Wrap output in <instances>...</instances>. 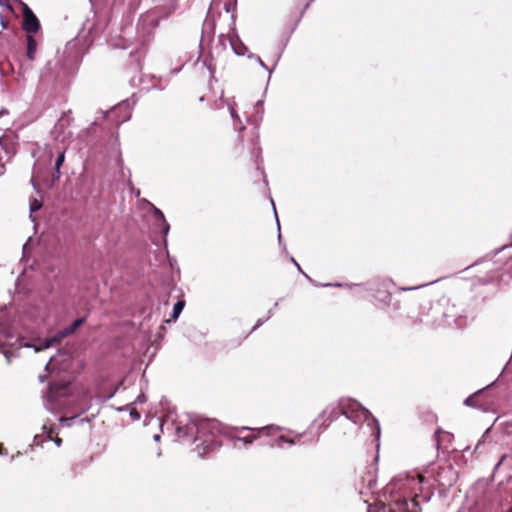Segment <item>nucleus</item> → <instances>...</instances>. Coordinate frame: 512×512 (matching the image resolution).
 I'll list each match as a JSON object with an SVG mask.
<instances>
[{"label": "nucleus", "instance_id": "1", "mask_svg": "<svg viewBox=\"0 0 512 512\" xmlns=\"http://www.w3.org/2000/svg\"><path fill=\"white\" fill-rule=\"evenodd\" d=\"M381 494L387 502L379 501L374 506L368 504V512H421V504L430 501L434 493L423 476L413 473L397 475ZM459 512H512V506L505 510L483 497L473 505L463 506Z\"/></svg>", "mask_w": 512, "mask_h": 512}, {"label": "nucleus", "instance_id": "2", "mask_svg": "<svg viewBox=\"0 0 512 512\" xmlns=\"http://www.w3.org/2000/svg\"><path fill=\"white\" fill-rule=\"evenodd\" d=\"M340 415H344L354 424H362L367 422V426L371 429V435L376 442L377 450L380 447L381 428L379 421L371 414V412L353 399H342L337 406H328L319 419L314 421L310 430L303 433H295L288 430L291 436L277 435L268 444L272 447L282 448L283 444L290 446L297 443L312 444L316 443L319 435L324 432L329 425L335 421Z\"/></svg>", "mask_w": 512, "mask_h": 512}, {"label": "nucleus", "instance_id": "3", "mask_svg": "<svg viewBox=\"0 0 512 512\" xmlns=\"http://www.w3.org/2000/svg\"><path fill=\"white\" fill-rule=\"evenodd\" d=\"M176 435L183 441L195 443L200 458L208 457L222 445L219 422L198 415L187 414L185 422L180 420L176 425Z\"/></svg>", "mask_w": 512, "mask_h": 512}, {"label": "nucleus", "instance_id": "4", "mask_svg": "<svg viewBox=\"0 0 512 512\" xmlns=\"http://www.w3.org/2000/svg\"><path fill=\"white\" fill-rule=\"evenodd\" d=\"M136 100L134 95L131 98H127L110 110L101 111V116L97 117L93 122L94 125L98 124L100 120H107L114 124L118 128L122 123L128 121L132 115V108L135 105Z\"/></svg>", "mask_w": 512, "mask_h": 512}, {"label": "nucleus", "instance_id": "5", "mask_svg": "<svg viewBox=\"0 0 512 512\" xmlns=\"http://www.w3.org/2000/svg\"><path fill=\"white\" fill-rule=\"evenodd\" d=\"M71 71L60 60L48 61L43 68L40 80L42 84H51L54 88H62L67 84Z\"/></svg>", "mask_w": 512, "mask_h": 512}, {"label": "nucleus", "instance_id": "6", "mask_svg": "<svg viewBox=\"0 0 512 512\" xmlns=\"http://www.w3.org/2000/svg\"><path fill=\"white\" fill-rule=\"evenodd\" d=\"M372 285L371 290L374 291L373 296L382 307H392L393 311L400 308V302L393 300L392 289H394V284L391 280L377 281Z\"/></svg>", "mask_w": 512, "mask_h": 512}, {"label": "nucleus", "instance_id": "7", "mask_svg": "<svg viewBox=\"0 0 512 512\" xmlns=\"http://www.w3.org/2000/svg\"><path fill=\"white\" fill-rule=\"evenodd\" d=\"M430 310L433 314H441V317H435L434 326H452L457 324L459 317L454 305H450L448 300H440L431 305Z\"/></svg>", "mask_w": 512, "mask_h": 512}, {"label": "nucleus", "instance_id": "8", "mask_svg": "<svg viewBox=\"0 0 512 512\" xmlns=\"http://www.w3.org/2000/svg\"><path fill=\"white\" fill-rule=\"evenodd\" d=\"M108 22L109 19L106 11H92V17H88L83 24V29L88 33V41L93 43L102 36Z\"/></svg>", "mask_w": 512, "mask_h": 512}, {"label": "nucleus", "instance_id": "9", "mask_svg": "<svg viewBox=\"0 0 512 512\" xmlns=\"http://www.w3.org/2000/svg\"><path fill=\"white\" fill-rule=\"evenodd\" d=\"M282 428L279 426L268 425L262 428H249L246 426H242L236 428L237 432L248 431L249 434L246 436H235L232 439L234 440V447H237V442H242L245 446L252 444L256 439H258L262 434L267 437H274L276 433L281 431Z\"/></svg>", "mask_w": 512, "mask_h": 512}, {"label": "nucleus", "instance_id": "10", "mask_svg": "<svg viewBox=\"0 0 512 512\" xmlns=\"http://www.w3.org/2000/svg\"><path fill=\"white\" fill-rule=\"evenodd\" d=\"M21 10H22V23L21 27L27 35L36 34L40 28L41 24L38 17L35 15L33 10L23 1L19 0Z\"/></svg>", "mask_w": 512, "mask_h": 512}, {"label": "nucleus", "instance_id": "11", "mask_svg": "<svg viewBox=\"0 0 512 512\" xmlns=\"http://www.w3.org/2000/svg\"><path fill=\"white\" fill-rule=\"evenodd\" d=\"M493 385H487L486 387L476 391L474 394L468 396L464 400V404L469 407L478 408L480 410H487L489 402L482 400V396L485 394V392Z\"/></svg>", "mask_w": 512, "mask_h": 512}, {"label": "nucleus", "instance_id": "12", "mask_svg": "<svg viewBox=\"0 0 512 512\" xmlns=\"http://www.w3.org/2000/svg\"><path fill=\"white\" fill-rule=\"evenodd\" d=\"M149 204L151 206V212L154 218L156 219V221H158L157 225L159 226L160 231L163 235L164 244L167 245V236L170 231V224L167 222L164 213L159 208H157L152 203Z\"/></svg>", "mask_w": 512, "mask_h": 512}, {"label": "nucleus", "instance_id": "13", "mask_svg": "<svg viewBox=\"0 0 512 512\" xmlns=\"http://www.w3.org/2000/svg\"><path fill=\"white\" fill-rule=\"evenodd\" d=\"M65 149H58L57 155L54 163V169L51 173V178L48 180V186L53 187L54 184L60 179L61 177V167L65 161Z\"/></svg>", "mask_w": 512, "mask_h": 512}, {"label": "nucleus", "instance_id": "14", "mask_svg": "<svg viewBox=\"0 0 512 512\" xmlns=\"http://www.w3.org/2000/svg\"><path fill=\"white\" fill-rule=\"evenodd\" d=\"M86 321V317H80L72 321L68 326L65 328L59 330L56 335L60 341L64 339L65 337H68L72 334H74L78 328H80Z\"/></svg>", "mask_w": 512, "mask_h": 512}, {"label": "nucleus", "instance_id": "15", "mask_svg": "<svg viewBox=\"0 0 512 512\" xmlns=\"http://www.w3.org/2000/svg\"><path fill=\"white\" fill-rule=\"evenodd\" d=\"M73 118L71 116V111L63 112L61 117L56 122L52 134L55 135V139H57L64 130L71 124Z\"/></svg>", "mask_w": 512, "mask_h": 512}, {"label": "nucleus", "instance_id": "16", "mask_svg": "<svg viewBox=\"0 0 512 512\" xmlns=\"http://www.w3.org/2000/svg\"><path fill=\"white\" fill-rule=\"evenodd\" d=\"M376 470L377 469L374 466L369 467V469L362 476L361 480L363 487L372 493L374 492L377 484Z\"/></svg>", "mask_w": 512, "mask_h": 512}, {"label": "nucleus", "instance_id": "17", "mask_svg": "<svg viewBox=\"0 0 512 512\" xmlns=\"http://www.w3.org/2000/svg\"><path fill=\"white\" fill-rule=\"evenodd\" d=\"M66 389V384H62L59 382H50L48 385V400L51 402H55L57 398L65 392Z\"/></svg>", "mask_w": 512, "mask_h": 512}, {"label": "nucleus", "instance_id": "18", "mask_svg": "<svg viewBox=\"0 0 512 512\" xmlns=\"http://www.w3.org/2000/svg\"><path fill=\"white\" fill-rule=\"evenodd\" d=\"M61 342L57 335L55 334L52 337H47L44 339H39L36 343L32 345H27V347L33 348L36 352L48 349L52 347L54 344Z\"/></svg>", "mask_w": 512, "mask_h": 512}, {"label": "nucleus", "instance_id": "19", "mask_svg": "<svg viewBox=\"0 0 512 512\" xmlns=\"http://www.w3.org/2000/svg\"><path fill=\"white\" fill-rule=\"evenodd\" d=\"M38 42L33 35L26 36V52L25 55L29 61H34L36 58V51Z\"/></svg>", "mask_w": 512, "mask_h": 512}, {"label": "nucleus", "instance_id": "20", "mask_svg": "<svg viewBox=\"0 0 512 512\" xmlns=\"http://www.w3.org/2000/svg\"><path fill=\"white\" fill-rule=\"evenodd\" d=\"M14 140L15 136L10 134H2L0 136V146L8 155L15 153Z\"/></svg>", "mask_w": 512, "mask_h": 512}, {"label": "nucleus", "instance_id": "21", "mask_svg": "<svg viewBox=\"0 0 512 512\" xmlns=\"http://www.w3.org/2000/svg\"><path fill=\"white\" fill-rule=\"evenodd\" d=\"M268 319H261L259 318L257 321H256V324L254 325V327L252 328V330L247 334L245 335L243 338H237V339H232V340H229L226 344H225V347L229 348V349H233V348H236L238 346L241 345L242 341L244 339H246L248 337L249 334H251L252 332H254L256 329H258L260 326H262Z\"/></svg>", "mask_w": 512, "mask_h": 512}, {"label": "nucleus", "instance_id": "22", "mask_svg": "<svg viewBox=\"0 0 512 512\" xmlns=\"http://www.w3.org/2000/svg\"><path fill=\"white\" fill-rule=\"evenodd\" d=\"M233 34L237 38L238 43H235L232 38H229L228 40L230 42V45H231V48H232L234 54H236L237 56L247 55L249 53L247 46L239 40V38L236 34V31L233 32Z\"/></svg>", "mask_w": 512, "mask_h": 512}, {"label": "nucleus", "instance_id": "23", "mask_svg": "<svg viewBox=\"0 0 512 512\" xmlns=\"http://www.w3.org/2000/svg\"><path fill=\"white\" fill-rule=\"evenodd\" d=\"M247 57L249 59H253L256 61V63H258L264 70L268 71L269 72V75H271L273 69L276 67L280 57H281V53L276 57L275 61H274V64H273V67L272 68H269L265 63L264 61L260 58V56H258L257 54H254V53H248L247 54Z\"/></svg>", "mask_w": 512, "mask_h": 512}, {"label": "nucleus", "instance_id": "24", "mask_svg": "<svg viewBox=\"0 0 512 512\" xmlns=\"http://www.w3.org/2000/svg\"><path fill=\"white\" fill-rule=\"evenodd\" d=\"M185 304H186V302H185L184 298L178 299V301L174 304L173 310L171 313L172 321L175 322L179 318V316L181 315L182 311L185 308Z\"/></svg>", "mask_w": 512, "mask_h": 512}, {"label": "nucleus", "instance_id": "25", "mask_svg": "<svg viewBox=\"0 0 512 512\" xmlns=\"http://www.w3.org/2000/svg\"><path fill=\"white\" fill-rule=\"evenodd\" d=\"M117 410L120 411V412H122V411H129L131 419L133 421H138L141 418L140 413L134 408V405L131 404V403L127 404V405H125L123 407H120Z\"/></svg>", "mask_w": 512, "mask_h": 512}, {"label": "nucleus", "instance_id": "26", "mask_svg": "<svg viewBox=\"0 0 512 512\" xmlns=\"http://www.w3.org/2000/svg\"><path fill=\"white\" fill-rule=\"evenodd\" d=\"M43 204L40 200L36 198H32L30 200V219L35 222L36 218L33 216V213L40 210L42 208Z\"/></svg>", "mask_w": 512, "mask_h": 512}, {"label": "nucleus", "instance_id": "27", "mask_svg": "<svg viewBox=\"0 0 512 512\" xmlns=\"http://www.w3.org/2000/svg\"><path fill=\"white\" fill-rule=\"evenodd\" d=\"M224 9L227 13L231 12V24H232V27H231V30L232 32H235V15H234V11L236 10V2L235 3H228L226 2L224 4Z\"/></svg>", "mask_w": 512, "mask_h": 512}, {"label": "nucleus", "instance_id": "28", "mask_svg": "<svg viewBox=\"0 0 512 512\" xmlns=\"http://www.w3.org/2000/svg\"><path fill=\"white\" fill-rule=\"evenodd\" d=\"M7 306L6 305H3L1 306L0 305V329L4 330L8 325V320H6V315H7Z\"/></svg>", "mask_w": 512, "mask_h": 512}, {"label": "nucleus", "instance_id": "29", "mask_svg": "<svg viewBox=\"0 0 512 512\" xmlns=\"http://www.w3.org/2000/svg\"><path fill=\"white\" fill-rule=\"evenodd\" d=\"M271 203H272L273 212H274V216H275L276 223H277L278 241H279V244L283 247V250L286 251V245L284 243H282V236H281V232H280V222H279L277 211H276V208H275V204H274V201H273L272 198H271Z\"/></svg>", "mask_w": 512, "mask_h": 512}, {"label": "nucleus", "instance_id": "30", "mask_svg": "<svg viewBox=\"0 0 512 512\" xmlns=\"http://www.w3.org/2000/svg\"><path fill=\"white\" fill-rule=\"evenodd\" d=\"M204 65L207 68V70L210 72V77L212 80H215V65L213 63L212 58L211 59H205Z\"/></svg>", "mask_w": 512, "mask_h": 512}, {"label": "nucleus", "instance_id": "31", "mask_svg": "<svg viewBox=\"0 0 512 512\" xmlns=\"http://www.w3.org/2000/svg\"><path fill=\"white\" fill-rule=\"evenodd\" d=\"M111 45L114 48H121V49H127L130 46L129 42L126 41L125 39L116 40V41L112 42Z\"/></svg>", "mask_w": 512, "mask_h": 512}, {"label": "nucleus", "instance_id": "32", "mask_svg": "<svg viewBox=\"0 0 512 512\" xmlns=\"http://www.w3.org/2000/svg\"><path fill=\"white\" fill-rule=\"evenodd\" d=\"M130 56L132 58H135V61H136V63L133 64V67L135 69H140L141 68V66H140V56H141V54H140V52L136 49V50L130 52Z\"/></svg>", "mask_w": 512, "mask_h": 512}, {"label": "nucleus", "instance_id": "33", "mask_svg": "<svg viewBox=\"0 0 512 512\" xmlns=\"http://www.w3.org/2000/svg\"><path fill=\"white\" fill-rule=\"evenodd\" d=\"M35 177H40V169H39L37 163L34 164V172H33V177L31 179V184H32V186L34 187V189L36 191H39L37 186H36V183H35Z\"/></svg>", "mask_w": 512, "mask_h": 512}, {"label": "nucleus", "instance_id": "34", "mask_svg": "<svg viewBox=\"0 0 512 512\" xmlns=\"http://www.w3.org/2000/svg\"><path fill=\"white\" fill-rule=\"evenodd\" d=\"M214 22L212 21H208L207 19L205 20L204 24H203V31L202 33H205L206 31H209L211 33H214Z\"/></svg>", "mask_w": 512, "mask_h": 512}, {"label": "nucleus", "instance_id": "35", "mask_svg": "<svg viewBox=\"0 0 512 512\" xmlns=\"http://www.w3.org/2000/svg\"><path fill=\"white\" fill-rule=\"evenodd\" d=\"M61 354V351L59 350L56 355H53L50 357L49 361L45 365V371L51 372V365L56 362L57 356Z\"/></svg>", "mask_w": 512, "mask_h": 512}, {"label": "nucleus", "instance_id": "36", "mask_svg": "<svg viewBox=\"0 0 512 512\" xmlns=\"http://www.w3.org/2000/svg\"><path fill=\"white\" fill-rule=\"evenodd\" d=\"M289 259L294 264V266L297 267L298 271L302 273L308 280L311 281V278L301 269L299 263L295 260V258L293 256H290Z\"/></svg>", "mask_w": 512, "mask_h": 512}, {"label": "nucleus", "instance_id": "37", "mask_svg": "<svg viewBox=\"0 0 512 512\" xmlns=\"http://www.w3.org/2000/svg\"><path fill=\"white\" fill-rule=\"evenodd\" d=\"M76 419H77V416L75 415V416H72V417H61L60 421L62 423H65L67 426H71Z\"/></svg>", "mask_w": 512, "mask_h": 512}, {"label": "nucleus", "instance_id": "38", "mask_svg": "<svg viewBox=\"0 0 512 512\" xmlns=\"http://www.w3.org/2000/svg\"><path fill=\"white\" fill-rule=\"evenodd\" d=\"M233 123L236 130L242 131L245 129V126L242 124V121L239 116L238 118L233 119Z\"/></svg>", "mask_w": 512, "mask_h": 512}, {"label": "nucleus", "instance_id": "39", "mask_svg": "<svg viewBox=\"0 0 512 512\" xmlns=\"http://www.w3.org/2000/svg\"><path fill=\"white\" fill-rule=\"evenodd\" d=\"M233 123L236 130L242 131L245 129V126L242 124V121L239 116L238 118L233 119Z\"/></svg>", "mask_w": 512, "mask_h": 512}, {"label": "nucleus", "instance_id": "40", "mask_svg": "<svg viewBox=\"0 0 512 512\" xmlns=\"http://www.w3.org/2000/svg\"><path fill=\"white\" fill-rule=\"evenodd\" d=\"M147 401V396L144 394V393H141L137 396V398L135 399V401L132 403L133 405L134 404H143Z\"/></svg>", "mask_w": 512, "mask_h": 512}, {"label": "nucleus", "instance_id": "41", "mask_svg": "<svg viewBox=\"0 0 512 512\" xmlns=\"http://www.w3.org/2000/svg\"><path fill=\"white\" fill-rule=\"evenodd\" d=\"M0 6L12 11L13 7L8 0H0Z\"/></svg>", "mask_w": 512, "mask_h": 512}, {"label": "nucleus", "instance_id": "42", "mask_svg": "<svg viewBox=\"0 0 512 512\" xmlns=\"http://www.w3.org/2000/svg\"><path fill=\"white\" fill-rule=\"evenodd\" d=\"M228 108H229V113H230V116L232 119H235V118H238V114L236 112V110L234 109V107L230 104H228Z\"/></svg>", "mask_w": 512, "mask_h": 512}, {"label": "nucleus", "instance_id": "43", "mask_svg": "<svg viewBox=\"0 0 512 512\" xmlns=\"http://www.w3.org/2000/svg\"><path fill=\"white\" fill-rule=\"evenodd\" d=\"M47 439H48V440H52V441H54V443H55L58 447H59V446H61V444H62V439H61V438L56 437L55 439H53V438L51 437L50 433H48V434H47Z\"/></svg>", "mask_w": 512, "mask_h": 512}, {"label": "nucleus", "instance_id": "44", "mask_svg": "<svg viewBox=\"0 0 512 512\" xmlns=\"http://www.w3.org/2000/svg\"><path fill=\"white\" fill-rule=\"evenodd\" d=\"M255 111L258 113L260 110L263 111V100H259L255 104Z\"/></svg>", "mask_w": 512, "mask_h": 512}, {"label": "nucleus", "instance_id": "45", "mask_svg": "<svg viewBox=\"0 0 512 512\" xmlns=\"http://www.w3.org/2000/svg\"><path fill=\"white\" fill-rule=\"evenodd\" d=\"M489 431H490V428L486 429V431H485V433L483 434L482 438L478 441V443H477V445H476V447H475V449H476V450L480 448L481 444L484 442V437H485V435H486L487 433H489Z\"/></svg>", "mask_w": 512, "mask_h": 512}, {"label": "nucleus", "instance_id": "46", "mask_svg": "<svg viewBox=\"0 0 512 512\" xmlns=\"http://www.w3.org/2000/svg\"><path fill=\"white\" fill-rule=\"evenodd\" d=\"M118 391V387H115L111 392H109V394L105 397V400H109L111 399L112 397H114V395L117 393Z\"/></svg>", "mask_w": 512, "mask_h": 512}, {"label": "nucleus", "instance_id": "47", "mask_svg": "<svg viewBox=\"0 0 512 512\" xmlns=\"http://www.w3.org/2000/svg\"><path fill=\"white\" fill-rule=\"evenodd\" d=\"M225 41H226V36L224 34H220L219 35V42L223 46V49H225V47H226Z\"/></svg>", "mask_w": 512, "mask_h": 512}, {"label": "nucleus", "instance_id": "48", "mask_svg": "<svg viewBox=\"0 0 512 512\" xmlns=\"http://www.w3.org/2000/svg\"><path fill=\"white\" fill-rule=\"evenodd\" d=\"M278 301L274 303V306L272 307V309H269L268 310V314H267V319H270L273 315V310H275V308L278 306Z\"/></svg>", "mask_w": 512, "mask_h": 512}, {"label": "nucleus", "instance_id": "49", "mask_svg": "<svg viewBox=\"0 0 512 512\" xmlns=\"http://www.w3.org/2000/svg\"><path fill=\"white\" fill-rule=\"evenodd\" d=\"M430 314H431V320H427L426 323L433 325L434 318L441 317V314H433L431 311H430Z\"/></svg>", "mask_w": 512, "mask_h": 512}, {"label": "nucleus", "instance_id": "50", "mask_svg": "<svg viewBox=\"0 0 512 512\" xmlns=\"http://www.w3.org/2000/svg\"><path fill=\"white\" fill-rule=\"evenodd\" d=\"M33 442H34L35 445H39L42 442L41 436L40 435H35L34 439H33Z\"/></svg>", "mask_w": 512, "mask_h": 512}, {"label": "nucleus", "instance_id": "51", "mask_svg": "<svg viewBox=\"0 0 512 512\" xmlns=\"http://www.w3.org/2000/svg\"><path fill=\"white\" fill-rule=\"evenodd\" d=\"M0 23L4 29H6L8 27V24H7V22L4 21L2 15H0Z\"/></svg>", "mask_w": 512, "mask_h": 512}, {"label": "nucleus", "instance_id": "52", "mask_svg": "<svg viewBox=\"0 0 512 512\" xmlns=\"http://www.w3.org/2000/svg\"><path fill=\"white\" fill-rule=\"evenodd\" d=\"M323 286H326V287H329V286L340 287V286H342V284L341 283H327V284H324Z\"/></svg>", "mask_w": 512, "mask_h": 512}, {"label": "nucleus", "instance_id": "53", "mask_svg": "<svg viewBox=\"0 0 512 512\" xmlns=\"http://www.w3.org/2000/svg\"><path fill=\"white\" fill-rule=\"evenodd\" d=\"M5 454H7L6 449L3 447V445H0V455H5Z\"/></svg>", "mask_w": 512, "mask_h": 512}, {"label": "nucleus", "instance_id": "54", "mask_svg": "<svg viewBox=\"0 0 512 512\" xmlns=\"http://www.w3.org/2000/svg\"><path fill=\"white\" fill-rule=\"evenodd\" d=\"M46 379H47V376H46V375H39V381H40L41 383L45 382V381H46Z\"/></svg>", "mask_w": 512, "mask_h": 512}, {"label": "nucleus", "instance_id": "55", "mask_svg": "<svg viewBox=\"0 0 512 512\" xmlns=\"http://www.w3.org/2000/svg\"><path fill=\"white\" fill-rule=\"evenodd\" d=\"M505 459V455H503L500 459V461L495 465V469H497L503 462V460Z\"/></svg>", "mask_w": 512, "mask_h": 512}, {"label": "nucleus", "instance_id": "56", "mask_svg": "<svg viewBox=\"0 0 512 512\" xmlns=\"http://www.w3.org/2000/svg\"><path fill=\"white\" fill-rule=\"evenodd\" d=\"M507 247H509V245H504V246H502L500 249H497V250L495 251V254H498L499 252H501L502 250L506 249Z\"/></svg>", "mask_w": 512, "mask_h": 512}, {"label": "nucleus", "instance_id": "57", "mask_svg": "<svg viewBox=\"0 0 512 512\" xmlns=\"http://www.w3.org/2000/svg\"><path fill=\"white\" fill-rule=\"evenodd\" d=\"M314 0H310L305 6H304V10L307 9L310 5L311 2H313Z\"/></svg>", "mask_w": 512, "mask_h": 512}, {"label": "nucleus", "instance_id": "58", "mask_svg": "<svg viewBox=\"0 0 512 512\" xmlns=\"http://www.w3.org/2000/svg\"><path fill=\"white\" fill-rule=\"evenodd\" d=\"M314 0H310L305 6H304V10L307 9L310 5L311 2H313Z\"/></svg>", "mask_w": 512, "mask_h": 512}, {"label": "nucleus", "instance_id": "59", "mask_svg": "<svg viewBox=\"0 0 512 512\" xmlns=\"http://www.w3.org/2000/svg\"><path fill=\"white\" fill-rule=\"evenodd\" d=\"M153 438H154L155 441H158L160 439V435L156 434V435H154Z\"/></svg>", "mask_w": 512, "mask_h": 512}, {"label": "nucleus", "instance_id": "60", "mask_svg": "<svg viewBox=\"0 0 512 512\" xmlns=\"http://www.w3.org/2000/svg\"><path fill=\"white\" fill-rule=\"evenodd\" d=\"M5 113H7V111H6V110H4V109L0 110V116H2V115H3V114H5Z\"/></svg>", "mask_w": 512, "mask_h": 512}, {"label": "nucleus", "instance_id": "61", "mask_svg": "<svg viewBox=\"0 0 512 512\" xmlns=\"http://www.w3.org/2000/svg\"><path fill=\"white\" fill-rule=\"evenodd\" d=\"M204 100H205L204 96L200 97V99H199L200 102H203Z\"/></svg>", "mask_w": 512, "mask_h": 512}, {"label": "nucleus", "instance_id": "62", "mask_svg": "<svg viewBox=\"0 0 512 512\" xmlns=\"http://www.w3.org/2000/svg\"><path fill=\"white\" fill-rule=\"evenodd\" d=\"M135 194L138 196L140 194V191H135Z\"/></svg>", "mask_w": 512, "mask_h": 512}, {"label": "nucleus", "instance_id": "63", "mask_svg": "<svg viewBox=\"0 0 512 512\" xmlns=\"http://www.w3.org/2000/svg\"><path fill=\"white\" fill-rule=\"evenodd\" d=\"M135 194L138 196L140 194V191H135Z\"/></svg>", "mask_w": 512, "mask_h": 512}, {"label": "nucleus", "instance_id": "64", "mask_svg": "<svg viewBox=\"0 0 512 512\" xmlns=\"http://www.w3.org/2000/svg\"><path fill=\"white\" fill-rule=\"evenodd\" d=\"M4 168V165L3 164H0V169H3Z\"/></svg>", "mask_w": 512, "mask_h": 512}]
</instances>
